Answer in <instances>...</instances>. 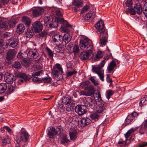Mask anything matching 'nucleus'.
Here are the masks:
<instances>
[{"mask_svg": "<svg viewBox=\"0 0 147 147\" xmlns=\"http://www.w3.org/2000/svg\"><path fill=\"white\" fill-rule=\"evenodd\" d=\"M95 27L97 30V32L99 35L100 43L102 46H105L107 42V30L106 29L103 21L100 20L95 25Z\"/></svg>", "mask_w": 147, "mask_h": 147, "instance_id": "obj_1", "label": "nucleus"}, {"mask_svg": "<svg viewBox=\"0 0 147 147\" xmlns=\"http://www.w3.org/2000/svg\"><path fill=\"white\" fill-rule=\"evenodd\" d=\"M80 86L86 91L82 90L80 93V95L86 96H92L94 92V87L90 84L88 81H86L80 83Z\"/></svg>", "mask_w": 147, "mask_h": 147, "instance_id": "obj_2", "label": "nucleus"}, {"mask_svg": "<svg viewBox=\"0 0 147 147\" xmlns=\"http://www.w3.org/2000/svg\"><path fill=\"white\" fill-rule=\"evenodd\" d=\"M45 24V20L40 19L32 23V30L34 31L35 33H39L43 30V25Z\"/></svg>", "mask_w": 147, "mask_h": 147, "instance_id": "obj_3", "label": "nucleus"}, {"mask_svg": "<svg viewBox=\"0 0 147 147\" xmlns=\"http://www.w3.org/2000/svg\"><path fill=\"white\" fill-rule=\"evenodd\" d=\"M17 23L16 19L9 20L8 22L0 20V30H7L8 28V25L10 28H13L15 27Z\"/></svg>", "mask_w": 147, "mask_h": 147, "instance_id": "obj_4", "label": "nucleus"}, {"mask_svg": "<svg viewBox=\"0 0 147 147\" xmlns=\"http://www.w3.org/2000/svg\"><path fill=\"white\" fill-rule=\"evenodd\" d=\"M80 46L81 49L84 50H86L88 49L92 50L93 48L91 40L88 38L80 40Z\"/></svg>", "mask_w": 147, "mask_h": 147, "instance_id": "obj_5", "label": "nucleus"}, {"mask_svg": "<svg viewBox=\"0 0 147 147\" xmlns=\"http://www.w3.org/2000/svg\"><path fill=\"white\" fill-rule=\"evenodd\" d=\"M30 135L26 131H23L20 133V136L16 140V142L19 144L22 142H28L29 140Z\"/></svg>", "mask_w": 147, "mask_h": 147, "instance_id": "obj_6", "label": "nucleus"}, {"mask_svg": "<svg viewBox=\"0 0 147 147\" xmlns=\"http://www.w3.org/2000/svg\"><path fill=\"white\" fill-rule=\"evenodd\" d=\"M47 18V21H45V24L49 28H55L57 27L58 23L55 19L52 18H48V17Z\"/></svg>", "mask_w": 147, "mask_h": 147, "instance_id": "obj_7", "label": "nucleus"}, {"mask_svg": "<svg viewBox=\"0 0 147 147\" xmlns=\"http://www.w3.org/2000/svg\"><path fill=\"white\" fill-rule=\"evenodd\" d=\"M75 111L79 115H82L86 113L87 107L84 105H78L75 107Z\"/></svg>", "mask_w": 147, "mask_h": 147, "instance_id": "obj_8", "label": "nucleus"}, {"mask_svg": "<svg viewBox=\"0 0 147 147\" xmlns=\"http://www.w3.org/2000/svg\"><path fill=\"white\" fill-rule=\"evenodd\" d=\"M105 63V60H103L98 66H92V71L96 74H103L104 71L102 68L104 66Z\"/></svg>", "mask_w": 147, "mask_h": 147, "instance_id": "obj_9", "label": "nucleus"}, {"mask_svg": "<svg viewBox=\"0 0 147 147\" xmlns=\"http://www.w3.org/2000/svg\"><path fill=\"white\" fill-rule=\"evenodd\" d=\"M92 54L93 55L92 50L88 49L85 52L83 51L80 53L79 57L82 60H86L88 59Z\"/></svg>", "mask_w": 147, "mask_h": 147, "instance_id": "obj_10", "label": "nucleus"}, {"mask_svg": "<svg viewBox=\"0 0 147 147\" xmlns=\"http://www.w3.org/2000/svg\"><path fill=\"white\" fill-rule=\"evenodd\" d=\"M107 103L104 102H101L96 108V111L98 113H104L106 111L107 108Z\"/></svg>", "mask_w": 147, "mask_h": 147, "instance_id": "obj_11", "label": "nucleus"}, {"mask_svg": "<svg viewBox=\"0 0 147 147\" xmlns=\"http://www.w3.org/2000/svg\"><path fill=\"white\" fill-rule=\"evenodd\" d=\"M62 37L59 34H56L52 38V41L57 45H60L62 43V39L61 37Z\"/></svg>", "mask_w": 147, "mask_h": 147, "instance_id": "obj_12", "label": "nucleus"}, {"mask_svg": "<svg viewBox=\"0 0 147 147\" xmlns=\"http://www.w3.org/2000/svg\"><path fill=\"white\" fill-rule=\"evenodd\" d=\"M4 79L7 83L11 84L15 80V77L13 74H5Z\"/></svg>", "mask_w": 147, "mask_h": 147, "instance_id": "obj_13", "label": "nucleus"}, {"mask_svg": "<svg viewBox=\"0 0 147 147\" xmlns=\"http://www.w3.org/2000/svg\"><path fill=\"white\" fill-rule=\"evenodd\" d=\"M16 55V52L15 50H9L7 52L6 58L7 60H11Z\"/></svg>", "mask_w": 147, "mask_h": 147, "instance_id": "obj_14", "label": "nucleus"}, {"mask_svg": "<svg viewBox=\"0 0 147 147\" xmlns=\"http://www.w3.org/2000/svg\"><path fill=\"white\" fill-rule=\"evenodd\" d=\"M38 53L36 50H30L27 54L28 58L31 59H35L38 57Z\"/></svg>", "mask_w": 147, "mask_h": 147, "instance_id": "obj_15", "label": "nucleus"}, {"mask_svg": "<svg viewBox=\"0 0 147 147\" xmlns=\"http://www.w3.org/2000/svg\"><path fill=\"white\" fill-rule=\"evenodd\" d=\"M138 115V113L136 112H134L128 115L125 121L127 124L130 123Z\"/></svg>", "mask_w": 147, "mask_h": 147, "instance_id": "obj_16", "label": "nucleus"}, {"mask_svg": "<svg viewBox=\"0 0 147 147\" xmlns=\"http://www.w3.org/2000/svg\"><path fill=\"white\" fill-rule=\"evenodd\" d=\"M53 71L55 74H62L63 73V68L61 65L59 63H57L55 66L53 67Z\"/></svg>", "mask_w": 147, "mask_h": 147, "instance_id": "obj_17", "label": "nucleus"}, {"mask_svg": "<svg viewBox=\"0 0 147 147\" xmlns=\"http://www.w3.org/2000/svg\"><path fill=\"white\" fill-rule=\"evenodd\" d=\"M138 1L137 0L136 1V3L134 6V8L135 9L136 12L139 14H141L142 11L141 4L140 3H137Z\"/></svg>", "mask_w": 147, "mask_h": 147, "instance_id": "obj_18", "label": "nucleus"}, {"mask_svg": "<svg viewBox=\"0 0 147 147\" xmlns=\"http://www.w3.org/2000/svg\"><path fill=\"white\" fill-rule=\"evenodd\" d=\"M18 39L12 38L9 40V45L13 48L15 47L18 45Z\"/></svg>", "mask_w": 147, "mask_h": 147, "instance_id": "obj_19", "label": "nucleus"}, {"mask_svg": "<svg viewBox=\"0 0 147 147\" xmlns=\"http://www.w3.org/2000/svg\"><path fill=\"white\" fill-rule=\"evenodd\" d=\"M81 125L82 127H84L89 125L91 123V120L88 118H83L80 121Z\"/></svg>", "mask_w": 147, "mask_h": 147, "instance_id": "obj_20", "label": "nucleus"}, {"mask_svg": "<svg viewBox=\"0 0 147 147\" xmlns=\"http://www.w3.org/2000/svg\"><path fill=\"white\" fill-rule=\"evenodd\" d=\"M72 37L69 33H65L63 37H61L62 41H63L65 43H68L71 40Z\"/></svg>", "mask_w": 147, "mask_h": 147, "instance_id": "obj_21", "label": "nucleus"}, {"mask_svg": "<svg viewBox=\"0 0 147 147\" xmlns=\"http://www.w3.org/2000/svg\"><path fill=\"white\" fill-rule=\"evenodd\" d=\"M55 128L53 127H51L50 129L48 131L47 135L49 138L53 139L54 138L55 136L56 135L55 134Z\"/></svg>", "mask_w": 147, "mask_h": 147, "instance_id": "obj_22", "label": "nucleus"}, {"mask_svg": "<svg viewBox=\"0 0 147 147\" xmlns=\"http://www.w3.org/2000/svg\"><path fill=\"white\" fill-rule=\"evenodd\" d=\"M116 66V62L114 60L110 62L107 68L108 73H111L114 70L115 67Z\"/></svg>", "mask_w": 147, "mask_h": 147, "instance_id": "obj_23", "label": "nucleus"}, {"mask_svg": "<svg viewBox=\"0 0 147 147\" xmlns=\"http://www.w3.org/2000/svg\"><path fill=\"white\" fill-rule=\"evenodd\" d=\"M71 25L68 23H66L61 27V30L64 32L69 33L70 29L71 28Z\"/></svg>", "mask_w": 147, "mask_h": 147, "instance_id": "obj_24", "label": "nucleus"}, {"mask_svg": "<svg viewBox=\"0 0 147 147\" xmlns=\"http://www.w3.org/2000/svg\"><path fill=\"white\" fill-rule=\"evenodd\" d=\"M31 62L30 59L24 58L21 61L22 65L25 67H29L31 64Z\"/></svg>", "mask_w": 147, "mask_h": 147, "instance_id": "obj_25", "label": "nucleus"}, {"mask_svg": "<svg viewBox=\"0 0 147 147\" xmlns=\"http://www.w3.org/2000/svg\"><path fill=\"white\" fill-rule=\"evenodd\" d=\"M18 76L20 77V78L22 79H20V80L21 82L24 81V80L25 81L29 80L31 78L30 76L27 75V74H18Z\"/></svg>", "mask_w": 147, "mask_h": 147, "instance_id": "obj_26", "label": "nucleus"}, {"mask_svg": "<svg viewBox=\"0 0 147 147\" xmlns=\"http://www.w3.org/2000/svg\"><path fill=\"white\" fill-rule=\"evenodd\" d=\"M22 21L28 27L30 26L31 23V20L28 17L24 16L22 17Z\"/></svg>", "mask_w": 147, "mask_h": 147, "instance_id": "obj_27", "label": "nucleus"}, {"mask_svg": "<svg viewBox=\"0 0 147 147\" xmlns=\"http://www.w3.org/2000/svg\"><path fill=\"white\" fill-rule=\"evenodd\" d=\"M41 10L38 8L32 9V13L34 17H37L41 14Z\"/></svg>", "mask_w": 147, "mask_h": 147, "instance_id": "obj_28", "label": "nucleus"}, {"mask_svg": "<svg viewBox=\"0 0 147 147\" xmlns=\"http://www.w3.org/2000/svg\"><path fill=\"white\" fill-rule=\"evenodd\" d=\"M34 31L32 29L28 28L26 31V37L30 38H32L34 35Z\"/></svg>", "mask_w": 147, "mask_h": 147, "instance_id": "obj_29", "label": "nucleus"}, {"mask_svg": "<svg viewBox=\"0 0 147 147\" xmlns=\"http://www.w3.org/2000/svg\"><path fill=\"white\" fill-rule=\"evenodd\" d=\"M62 101L63 103L65 105L72 103L71 97L68 96H65L62 98Z\"/></svg>", "mask_w": 147, "mask_h": 147, "instance_id": "obj_30", "label": "nucleus"}, {"mask_svg": "<svg viewBox=\"0 0 147 147\" xmlns=\"http://www.w3.org/2000/svg\"><path fill=\"white\" fill-rule=\"evenodd\" d=\"M17 31L18 33L20 34L23 32L25 29L24 25L22 24H20L17 26Z\"/></svg>", "mask_w": 147, "mask_h": 147, "instance_id": "obj_31", "label": "nucleus"}, {"mask_svg": "<svg viewBox=\"0 0 147 147\" xmlns=\"http://www.w3.org/2000/svg\"><path fill=\"white\" fill-rule=\"evenodd\" d=\"M7 84L5 83H1L0 84V94L4 92L7 89Z\"/></svg>", "mask_w": 147, "mask_h": 147, "instance_id": "obj_32", "label": "nucleus"}, {"mask_svg": "<svg viewBox=\"0 0 147 147\" xmlns=\"http://www.w3.org/2000/svg\"><path fill=\"white\" fill-rule=\"evenodd\" d=\"M90 117L92 120L96 121L99 119L100 115L96 113H93L90 114Z\"/></svg>", "mask_w": 147, "mask_h": 147, "instance_id": "obj_33", "label": "nucleus"}, {"mask_svg": "<svg viewBox=\"0 0 147 147\" xmlns=\"http://www.w3.org/2000/svg\"><path fill=\"white\" fill-rule=\"evenodd\" d=\"M82 1L81 0H73L72 4L78 7L82 6Z\"/></svg>", "mask_w": 147, "mask_h": 147, "instance_id": "obj_34", "label": "nucleus"}, {"mask_svg": "<svg viewBox=\"0 0 147 147\" xmlns=\"http://www.w3.org/2000/svg\"><path fill=\"white\" fill-rule=\"evenodd\" d=\"M74 104L72 103L68 104L66 105V111H72L74 109Z\"/></svg>", "mask_w": 147, "mask_h": 147, "instance_id": "obj_35", "label": "nucleus"}, {"mask_svg": "<svg viewBox=\"0 0 147 147\" xmlns=\"http://www.w3.org/2000/svg\"><path fill=\"white\" fill-rule=\"evenodd\" d=\"M16 88L15 87L12 85H10L8 86V88L7 89V94L11 93Z\"/></svg>", "mask_w": 147, "mask_h": 147, "instance_id": "obj_36", "label": "nucleus"}, {"mask_svg": "<svg viewBox=\"0 0 147 147\" xmlns=\"http://www.w3.org/2000/svg\"><path fill=\"white\" fill-rule=\"evenodd\" d=\"M114 93V91L110 89L106 91V98L108 100L110 98V96L113 94Z\"/></svg>", "mask_w": 147, "mask_h": 147, "instance_id": "obj_37", "label": "nucleus"}, {"mask_svg": "<svg viewBox=\"0 0 147 147\" xmlns=\"http://www.w3.org/2000/svg\"><path fill=\"white\" fill-rule=\"evenodd\" d=\"M67 121L69 123H74L76 125L78 123V119L75 117H72L71 118H69L67 119Z\"/></svg>", "mask_w": 147, "mask_h": 147, "instance_id": "obj_38", "label": "nucleus"}, {"mask_svg": "<svg viewBox=\"0 0 147 147\" xmlns=\"http://www.w3.org/2000/svg\"><path fill=\"white\" fill-rule=\"evenodd\" d=\"M103 56V54L101 51H98L97 52L95 58L94 59V61H97L101 58Z\"/></svg>", "mask_w": 147, "mask_h": 147, "instance_id": "obj_39", "label": "nucleus"}, {"mask_svg": "<svg viewBox=\"0 0 147 147\" xmlns=\"http://www.w3.org/2000/svg\"><path fill=\"white\" fill-rule=\"evenodd\" d=\"M13 67L16 69H20L22 67V66L20 62L18 61H14L13 64Z\"/></svg>", "mask_w": 147, "mask_h": 147, "instance_id": "obj_40", "label": "nucleus"}, {"mask_svg": "<svg viewBox=\"0 0 147 147\" xmlns=\"http://www.w3.org/2000/svg\"><path fill=\"white\" fill-rule=\"evenodd\" d=\"M55 131H56L55 132V134L61 136L63 132V129L61 127H57L56 129L55 128Z\"/></svg>", "mask_w": 147, "mask_h": 147, "instance_id": "obj_41", "label": "nucleus"}, {"mask_svg": "<svg viewBox=\"0 0 147 147\" xmlns=\"http://www.w3.org/2000/svg\"><path fill=\"white\" fill-rule=\"evenodd\" d=\"M1 144L4 146H5L7 144H9L10 142V139L8 138H5L1 140Z\"/></svg>", "mask_w": 147, "mask_h": 147, "instance_id": "obj_42", "label": "nucleus"}, {"mask_svg": "<svg viewBox=\"0 0 147 147\" xmlns=\"http://www.w3.org/2000/svg\"><path fill=\"white\" fill-rule=\"evenodd\" d=\"M61 138H62V140L61 141V142L62 144H64L68 143L69 141L67 138L66 135L63 134Z\"/></svg>", "mask_w": 147, "mask_h": 147, "instance_id": "obj_43", "label": "nucleus"}, {"mask_svg": "<svg viewBox=\"0 0 147 147\" xmlns=\"http://www.w3.org/2000/svg\"><path fill=\"white\" fill-rule=\"evenodd\" d=\"M89 80L91 82L94 86H96L98 85L99 84V82L97 80H95L94 78L92 76H91L89 78Z\"/></svg>", "mask_w": 147, "mask_h": 147, "instance_id": "obj_44", "label": "nucleus"}, {"mask_svg": "<svg viewBox=\"0 0 147 147\" xmlns=\"http://www.w3.org/2000/svg\"><path fill=\"white\" fill-rule=\"evenodd\" d=\"M89 106H90V107L91 109L94 108L96 107V102L94 100L90 99V102H89Z\"/></svg>", "mask_w": 147, "mask_h": 147, "instance_id": "obj_45", "label": "nucleus"}, {"mask_svg": "<svg viewBox=\"0 0 147 147\" xmlns=\"http://www.w3.org/2000/svg\"><path fill=\"white\" fill-rule=\"evenodd\" d=\"M39 74H32V76H38ZM33 81L34 82H38L40 83L41 82V79L40 78H38L37 77H34L32 79Z\"/></svg>", "mask_w": 147, "mask_h": 147, "instance_id": "obj_46", "label": "nucleus"}, {"mask_svg": "<svg viewBox=\"0 0 147 147\" xmlns=\"http://www.w3.org/2000/svg\"><path fill=\"white\" fill-rule=\"evenodd\" d=\"M79 50L78 46L76 45H75L72 48L71 52H74L75 54L77 55L79 52Z\"/></svg>", "mask_w": 147, "mask_h": 147, "instance_id": "obj_47", "label": "nucleus"}, {"mask_svg": "<svg viewBox=\"0 0 147 147\" xmlns=\"http://www.w3.org/2000/svg\"><path fill=\"white\" fill-rule=\"evenodd\" d=\"M69 136L71 140H75L76 138V133L75 131H70Z\"/></svg>", "mask_w": 147, "mask_h": 147, "instance_id": "obj_48", "label": "nucleus"}, {"mask_svg": "<svg viewBox=\"0 0 147 147\" xmlns=\"http://www.w3.org/2000/svg\"><path fill=\"white\" fill-rule=\"evenodd\" d=\"M55 77H60L59 78H57L58 79L60 80L63 78V75H65L66 74H54ZM72 74H66V77H68L71 76Z\"/></svg>", "mask_w": 147, "mask_h": 147, "instance_id": "obj_49", "label": "nucleus"}, {"mask_svg": "<svg viewBox=\"0 0 147 147\" xmlns=\"http://www.w3.org/2000/svg\"><path fill=\"white\" fill-rule=\"evenodd\" d=\"M147 104V100H146V97H145L141 99L140 101V105L141 107L146 105Z\"/></svg>", "mask_w": 147, "mask_h": 147, "instance_id": "obj_50", "label": "nucleus"}, {"mask_svg": "<svg viewBox=\"0 0 147 147\" xmlns=\"http://www.w3.org/2000/svg\"><path fill=\"white\" fill-rule=\"evenodd\" d=\"M85 18H89V19L90 18H91L92 19H94L95 18V16L94 15H93V13L91 12L88 13H87L85 16Z\"/></svg>", "mask_w": 147, "mask_h": 147, "instance_id": "obj_51", "label": "nucleus"}, {"mask_svg": "<svg viewBox=\"0 0 147 147\" xmlns=\"http://www.w3.org/2000/svg\"><path fill=\"white\" fill-rule=\"evenodd\" d=\"M47 32L45 30H43L40 33L38 34V35L39 37L42 38L46 37L47 35Z\"/></svg>", "mask_w": 147, "mask_h": 147, "instance_id": "obj_52", "label": "nucleus"}, {"mask_svg": "<svg viewBox=\"0 0 147 147\" xmlns=\"http://www.w3.org/2000/svg\"><path fill=\"white\" fill-rule=\"evenodd\" d=\"M128 12L132 15H135L136 14V11L134 8H128Z\"/></svg>", "mask_w": 147, "mask_h": 147, "instance_id": "obj_53", "label": "nucleus"}, {"mask_svg": "<svg viewBox=\"0 0 147 147\" xmlns=\"http://www.w3.org/2000/svg\"><path fill=\"white\" fill-rule=\"evenodd\" d=\"M56 21H57L58 23V24L59 22H60L61 23H65V21L66 22V21H65L63 18H56L55 19H54Z\"/></svg>", "mask_w": 147, "mask_h": 147, "instance_id": "obj_54", "label": "nucleus"}, {"mask_svg": "<svg viewBox=\"0 0 147 147\" xmlns=\"http://www.w3.org/2000/svg\"><path fill=\"white\" fill-rule=\"evenodd\" d=\"M144 7L145 8L144 10V11H143V13L144 14L145 16L147 17V2L145 3L144 5ZM146 27L147 29V23L146 24Z\"/></svg>", "mask_w": 147, "mask_h": 147, "instance_id": "obj_55", "label": "nucleus"}, {"mask_svg": "<svg viewBox=\"0 0 147 147\" xmlns=\"http://www.w3.org/2000/svg\"><path fill=\"white\" fill-rule=\"evenodd\" d=\"M54 11L57 16L58 17L62 16V14L59 9H55Z\"/></svg>", "mask_w": 147, "mask_h": 147, "instance_id": "obj_56", "label": "nucleus"}, {"mask_svg": "<svg viewBox=\"0 0 147 147\" xmlns=\"http://www.w3.org/2000/svg\"><path fill=\"white\" fill-rule=\"evenodd\" d=\"M132 2L131 0H127L125 2V4L127 7H131L132 6Z\"/></svg>", "mask_w": 147, "mask_h": 147, "instance_id": "obj_57", "label": "nucleus"}, {"mask_svg": "<svg viewBox=\"0 0 147 147\" xmlns=\"http://www.w3.org/2000/svg\"><path fill=\"white\" fill-rule=\"evenodd\" d=\"M73 47V44L72 42H70L66 47L67 50L71 52Z\"/></svg>", "mask_w": 147, "mask_h": 147, "instance_id": "obj_58", "label": "nucleus"}, {"mask_svg": "<svg viewBox=\"0 0 147 147\" xmlns=\"http://www.w3.org/2000/svg\"><path fill=\"white\" fill-rule=\"evenodd\" d=\"M42 80L45 83H48L51 82V79L50 77L44 78L42 79Z\"/></svg>", "mask_w": 147, "mask_h": 147, "instance_id": "obj_59", "label": "nucleus"}, {"mask_svg": "<svg viewBox=\"0 0 147 147\" xmlns=\"http://www.w3.org/2000/svg\"><path fill=\"white\" fill-rule=\"evenodd\" d=\"M43 58L42 57H41L39 59L34 60V62H35V64L36 63H40L43 61Z\"/></svg>", "mask_w": 147, "mask_h": 147, "instance_id": "obj_60", "label": "nucleus"}, {"mask_svg": "<svg viewBox=\"0 0 147 147\" xmlns=\"http://www.w3.org/2000/svg\"><path fill=\"white\" fill-rule=\"evenodd\" d=\"M47 53H48V54L49 56L50 57H53V52L51 51V50L49 49L48 48H47Z\"/></svg>", "mask_w": 147, "mask_h": 147, "instance_id": "obj_61", "label": "nucleus"}, {"mask_svg": "<svg viewBox=\"0 0 147 147\" xmlns=\"http://www.w3.org/2000/svg\"><path fill=\"white\" fill-rule=\"evenodd\" d=\"M96 97L98 98V101H100L101 100V94L99 91H97V92L96 93Z\"/></svg>", "mask_w": 147, "mask_h": 147, "instance_id": "obj_62", "label": "nucleus"}, {"mask_svg": "<svg viewBox=\"0 0 147 147\" xmlns=\"http://www.w3.org/2000/svg\"><path fill=\"white\" fill-rule=\"evenodd\" d=\"M58 105L57 106V108L58 109H59V111L60 112H62L63 111V109L64 107H63V105L61 104H58Z\"/></svg>", "mask_w": 147, "mask_h": 147, "instance_id": "obj_63", "label": "nucleus"}, {"mask_svg": "<svg viewBox=\"0 0 147 147\" xmlns=\"http://www.w3.org/2000/svg\"><path fill=\"white\" fill-rule=\"evenodd\" d=\"M89 8V7L87 5L85 6L81 10V13H83L85 11L87 10Z\"/></svg>", "mask_w": 147, "mask_h": 147, "instance_id": "obj_64", "label": "nucleus"}]
</instances>
